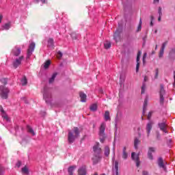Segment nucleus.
<instances>
[{"mask_svg": "<svg viewBox=\"0 0 175 175\" xmlns=\"http://www.w3.org/2000/svg\"><path fill=\"white\" fill-rule=\"evenodd\" d=\"M27 132H29V133H31L33 136H35V131H33V129H32V127H31L30 126H27Z\"/></svg>", "mask_w": 175, "mask_h": 175, "instance_id": "72a5a7b5", "label": "nucleus"}, {"mask_svg": "<svg viewBox=\"0 0 175 175\" xmlns=\"http://www.w3.org/2000/svg\"><path fill=\"white\" fill-rule=\"evenodd\" d=\"M3 174V169L2 167H0V175Z\"/></svg>", "mask_w": 175, "mask_h": 175, "instance_id": "6e6d98bb", "label": "nucleus"}, {"mask_svg": "<svg viewBox=\"0 0 175 175\" xmlns=\"http://www.w3.org/2000/svg\"><path fill=\"white\" fill-rule=\"evenodd\" d=\"M122 33V28L116 29L113 34V40L115 42H120L121 40V33Z\"/></svg>", "mask_w": 175, "mask_h": 175, "instance_id": "39448f33", "label": "nucleus"}, {"mask_svg": "<svg viewBox=\"0 0 175 175\" xmlns=\"http://www.w3.org/2000/svg\"><path fill=\"white\" fill-rule=\"evenodd\" d=\"M142 174H143V175H148V172L147 171H144V172H142Z\"/></svg>", "mask_w": 175, "mask_h": 175, "instance_id": "052dcab7", "label": "nucleus"}, {"mask_svg": "<svg viewBox=\"0 0 175 175\" xmlns=\"http://www.w3.org/2000/svg\"><path fill=\"white\" fill-rule=\"evenodd\" d=\"M164 100H165V98H163V96H160V105H163Z\"/></svg>", "mask_w": 175, "mask_h": 175, "instance_id": "37998d69", "label": "nucleus"}, {"mask_svg": "<svg viewBox=\"0 0 175 175\" xmlns=\"http://www.w3.org/2000/svg\"><path fill=\"white\" fill-rule=\"evenodd\" d=\"M62 55H63L62 52H61V51H59L57 52V58H58L59 59H61V58H62Z\"/></svg>", "mask_w": 175, "mask_h": 175, "instance_id": "79ce46f5", "label": "nucleus"}, {"mask_svg": "<svg viewBox=\"0 0 175 175\" xmlns=\"http://www.w3.org/2000/svg\"><path fill=\"white\" fill-rule=\"evenodd\" d=\"M144 81H147V77H144Z\"/></svg>", "mask_w": 175, "mask_h": 175, "instance_id": "774afa93", "label": "nucleus"}, {"mask_svg": "<svg viewBox=\"0 0 175 175\" xmlns=\"http://www.w3.org/2000/svg\"><path fill=\"white\" fill-rule=\"evenodd\" d=\"M105 131H106V122H103L99 127L98 132L100 143H105V140H106V133H105Z\"/></svg>", "mask_w": 175, "mask_h": 175, "instance_id": "f03ea898", "label": "nucleus"}, {"mask_svg": "<svg viewBox=\"0 0 175 175\" xmlns=\"http://www.w3.org/2000/svg\"><path fill=\"white\" fill-rule=\"evenodd\" d=\"M48 47H49V49H54V40L53 38L48 40Z\"/></svg>", "mask_w": 175, "mask_h": 175, "instance_id": "5701e85b", "label": "nucleus"}, {"mask_svg": "<svg viewBox=\"0 0 175 175\" xmlns=\"http://www.w3.org/2000/svg\"><path fill=\"white\" fill-rule=\"evenodd\" d=\"M16 166L17 167H20V166H21V161H18L16 164Z\"/></svg>", "mask_w": 175, "mask_h": 175, "instance_id": "3c124183", "label": "nucleus"}, {"mask_svg": "<svg viewBox=\"0 0 175 175\" xmlns=\"http://www.w3.org/2000/svg\"><path fill=\"white\" fill-rule=\"evenodd\" d=\"M139 143H140V140H139V139H137V137L135 138L134 148H135V150H137V146H139Z\"/></svg>", "mask_w": 175, "mask_h": 175, "instance_id": "2f4dec72", "label": "nucleus"}, {"mask_svg": "<svg viewBox=\"0 0 175 175\" xmlns=\"http://www.w3.org/2000/svg\"><path fill=\"white\" fill-rule=\"evenodd\" d=\"M78 175H87V167L82 165L78 169Z\"/></svg>", "mask_w": 175, "mask_h": 175, "instance_id": "ddd939ff", "label": "nucleus"}, {"mask_svg": "<svg viewBox=\"0 0 175 175\" xmlns=\"http://www.w3.org/2000/svg\"><path fill=\"white\" fill-rule=\"evenodd\" d=\"M152 122H149L146 125V132L148 137L150 136V133H151V129H152Z\"/></svg>", "mask_w": 175, "mask_h": 175, "instance_id": "6ab92c4d", "label": "nucleus"}, {"mask_svg": "<svg viewBox=\"0 0 175 175\" xmlns=\"http://www.w3.org/2000/svg\"><path fill=\"white\" fill-rule=\"evenodd\" d=\"M79 96L81 98V102H83V103L86 102V100H87V94H84V92H81L79 93Z\"/></svg>", "mask_w": 175, "mask_h": 175, "instance_id": "412c9836", "label": "nucleus"}, {"mask_svg": "<svg viewBox=\"0 0 175 175\" xmlns=\"http://www.w3.org/2000/svg\"><path fill=\"white\" fill-rule=\"evenodd\" d=\"M35 42H32L29 44V49H27V59H29L31 58V55H32V53L35 51Z\"/></svg>", "mask_w": 175, "mask_h": 175, "instance_id": "0eeeda50", "label": "nucleus"}, {"mask_svg": "<svg viewBox=\"0 0 175 175\" xmlns=\"http://www.w3.org/2000/svg\"><path fill=\"white\" fill-rule=\"evenodd\" d=\"M57 72H55L52 75V77L49 79V84H53L54 83V81L55 80V77H57Z\"/></svg>", "mask_w": 175, "mask_h": 175, "instance_id": "a878e982", "label": "nucleus"}, {"mask_svg": "<svg viewBox=\"0 0 175 175\" xmlns=\"http://www.w3.org/2000/svg\"><path fill=\"white\" fill-rule=\"evenodd\" d=\"M158 77H159V68H156L154 70V80H157Z\"/></svg>", "mask_w": 175, "mask_h": 175, "instance_id": "c756f323", "label": "nucleus"}, {"mask_svg": "<svg viewBox=\"0 0 175 175\" xmlns=\"http://www.w3.org/2000/svg\"><path fill=\"white\" fill-rule=\"evenodd\" d=\"M152 116V111H150L148 113V120H151V116Z\"/></svg>", "mask_w": 175, "mask_h": 175, "instance_id": "09e8293b", "label": "nucleus"}, {"mask_svg": "<svg viewBox=\"0 0 175 175\" xmlns=\"http://www.w3.org/2000/svg\"><path fill=\"white\" fill-rule=\"evenodd\" d=\"M157 148L155 147H149L148 151V158L150 161H152L154 159V156H152V152H155Z\"/></svg>", "mask_w": 175, "mask_h": 175, "instance_id": "9d476101", "label": "nucleus"}, {"mask_svg": "<svg viewBox=\"0 0 175 175\" xmlns=\"http://www.w3.org/2000/svg\"><path fill=\"white\" fill-rule=\"evenodd\" d=\"M22 172H23L24 174H29V170H28V167H27V166H25L22 168Z\"/></svg>", "mask_w": 175, "mask_h": 175, "instance_id": "e433bc0d", "label": "nucleus"}, {"mask_svg": "<svg viewBox=\"0 0 175 175\" xmlns=\"http://www.w3.org/2000/svg\"><path fill=\"white\" fill-rule=\"evenodd\" d=\"M161 18H162V16L159 15L158 21H161Z\"/></svg>", "mask_w": 175, "mask_h": 175, "instance_id": "338daca9", "label": "nucleus"}, {"mask_svg": "<svg viewBox=\"0 0 175 175\" xmlns=\"http://www.w3.org/2000/svg\"><path fill=\"white\" fill-rule=\"evenodd\" d=\"M140 55H142V51H139L137 57H140Z\"/></svg>", "mask_w": 175, "mask_h": 175, "instance_id": "680f3d73", "label": "nucleus"}, {"mask_svg": "<svg viewBox=\"0 0 175 175\" xmlns=\"http://www.w3.org/2000/svg\"><path fill=\"white\" fill-rule=\"evenodd\" d=\"M71 36H72V39H74L75 40H76V39H77V36H75V33H72Z\"/></svg>", "mask_w": 175, "mask_h": 175, "instance_id": "603ef678", "label": "nucleus"}, {"mask_svg": "<svg viewBox=\"0 0 175 175\" xmlns=\"http://www.w3.org/2000/svg\"><path fill=\"white\" fill-rule=\"evenodd\" d=\"M10 27H12V23L9 22L2 25L0 29L1 31H8L10 29Z\"/></svg>", "mask_w": 175, "mask_h": 175, "instance_id": "f3484780", "label": "nucleus"}, {"mask_svg": "<svg viewBox=\"0 0 175 175\" xmlns=\"http://www.w3.org/2000/svg\"><path fill=\"white\" fill-rule=\"evenodd\" d=\"M161 131H162L163 132H164V133H168L166 127H165V129H163V130H161Z\"/></svg>", "mask_w": 175, "mask_h": 175, "instance_id": "13d9d810", "label": "nucleus"}, {"mask_svg": "<svg viewBox=\"0 0 175 175\" xmlns=\"http://www.w3.org/2000/svg\"><path fill=\"white\" fill-rule=\"evenodd\" d=\"M0 81L4 85H6V84H8V79H6V78H2L1 79H0Z\"/></svg>", "mask_w": 175, "mask_h": 175, "instance_id": "a19ab883", "label": "nucleus"}, {"mask_svg": "<svg viewBox=\"0 0 175 175\" xmlns=\"http://www.w3.org/2000/svg\"><path fill=\"white\" fill-rule=\"evenodd\" d=\"M158 14H159V16H162V8L159 7Z\"/></svg>", "mask_w": 175, "mask_h": 175, "instance_id": "a18cd8bd", "label": "nucleus"}, {"mask_svg": "<svg viewBox=\"0 0 175 175\" xmlns=\"http://www.w3.org/2000/svg\"><path fill=\"white\" fill-rule=\"evenodd\" d=\"M131 158L133 161H135L137 167H139L140 166V159H139V154H136V153L132 152Z\"/></svg>", "mask_w": 175, "mask_h": 175, "instance_id": "1a4fd4ad", "label": "nucleus"}, {"mask_svg": "<svg viewBox=\"0 0 175 175\" xmlns=\"http://www.w3.org/2000/svg\"><path fill=\"white\" fill-rule=\"evenodd\" d=\"M158 126L161 131L166 129V126H167L166 121L163 120L162 122L158 123Z\"/></svg>", "mask_w": 175, "mask_h": 175, "instance_id": "aec40b11", "label": "nucleus"}, {"mask_svg": "<svg viewBox=\"0 0 175 175\" xmlns=\"http://www.w3.org/2000/svg\"><path fill=\"white\" fill-rule=\"evenodd\" d=\"M172 54H175V48L171 49L170 52V55H172Z\"/></svg>", "mask_w": 175, "mask_h": 175, "instance_id": "8fccbe9b", "label": "nucleus"}, {"mask_svg": "<svg viewBox=\"0 0 175 175\" xmlns=\"http://www.w3.org/2000/svg\"><path fill=\"white\" fill-rule=\"evenodd\" d=\"M104 47L106 49H110L111 47V43L110 42H107L104 44Z\"/></svg>", "mask_w": 175, "mask_h": 175, "instance_id": "58836bf2", "label": "nucleus"}, {"mask_svg": "<svg viewBox=\"0 0 175 175\" xmlns=\"http://www.w3.org/2000/svg\"><path fill=\"white\" fill-rule=\"evenodd\" d=\"M144 92H146V83L145 82H144L142 83L141 94H144Z\"/></svg>", "mask_w": 175, "mask_h": 175, "instance_id": "ea45409f", "label": "nucleus"}, {"mask_svg": "<svg viewBox=\"0 0 175 175\" xmlns=\"http://www.w3.org/2000/svg\"><path fill=\"white\" fill-rule=\"evenodd\" d=\"M146 39H147L146 37H144V38H142V40H143V42H144L143 46H144V44H146Z\"/></svg>", "mask_w": 175, "mask_h": 175, "instance_id": "5fc2aeb1", "label": "nucleus"}, {"mask_svg": "<svg viewBox=\"0 0 175 175\" xmlns=\"http://www.w3.org/2000/svg\"><path fill=\"white\" fill-rule=\"evenodd\" d=\"M113 175H118V161H114V168L112 170Z\"/></svg>", "mask_w": 175, "mask_h": 175, "instance_id": "dca6fc26", "label": "nucleus"}, {"mask_svg": "<svg viewBox=\"0 0 175 175\" xmlns=\"http://www.w3.org/2000/svg\"><path fill=\"white\" fill-rule=\"evenodd\" d=\"M80 136V130L77 127H74L72 131H68V140L69 144L75 143V140Z\"/></svg>", "mask_w": 175, "mask_h": 175, "instance_id": "f257e3e1", "label": "nucleus"}, {"mask_svg": "<svg viewBox=\"0 0 175 175\" xmlns=\"http://www.w3.org/2000/svg\"><path fill=\"white\" fill-rule=\"evenodd\" d=\"M167 44V41H165L162 44L161 48L159 53V58H162V57H163V53H165V49Z\"/></svg>", "mask_w": 175, "mask_h": 175, "instance_id": "f8f14e48", "label": "nucleus"}, {"mask_svg": "<svg viewBox=\"0 0 175 175\" xmlns=\"http://www.w3.org/2000/svg\"><path fill=\"white\" fill-rule=\"evenodd\" d=\"M153 3H159V0H153Z\"/></svg>", "mask_w": 175, "mask_h": 175, "instance_id": "e2e57ef3", "label": "nucleus"}, {"mask_svg": "<svg viewBox=\"0 0 175 175\" xmlns=\"http://www.w3.org/2000/svg\"><path fill=\"white\" fill-rule=\"evenodd\" d=\"M140 61V56H137V62Z\"/></svg>", "mask_w": 175, "mask_h": 175, "instance_id": "0e129e2a", "label": "nucleus"}, {"mask_svg": "<svg viewBox=\"0 0 175 175\" xmlns=\"http://www.w3.org/2000/svg\"><path fill=\"white\" fill-rule=\"evenodd\" d=\"M24 59V56H21L18 58H16L15 61L13 62V66L14 69H17L20 65H21V62Z\"/></svg>", "mask_w": 175, "mask_h": 175, "instance_id": "6e6552de", "label": "nucleus"}, {"mask_svg": "<svg viewBox=\"0 0 175 175\" xmlns=\"http://www.w3.org/2000/svg\"><path fill=\"white\" fill-rule=\"evenodd\" d=\"M40 114H41V116H42V117H44V116H46V112H45V111H42V112L40 113Z\"/></svg>", "mask_w": 175, "mask_h": 175, "instance_id": "4d7b16f0", "label": "nucleus"}, {"mask_svg": "<svg viewBox=\"0 0 175 175\" xmlns=\"http://www.w3.org/2000/svg\"><path fill=\"white\" fill-rule=\"evenodd\" d=\"M43 96L46 103H47V105H51L53 97L51 96V92H50V90L47 86H44V88Z\"/></svg>", "mask_w": 175, "mask_h": 175, "instance_id": "7ed1b4c3", "label": "nucleus"}, {"mask_svg": "<svg viewBox=\"0 0 175 175\" xmlns=\"http://www.w3.org/2000/svg\"><path fill=\"white\" fill-rule=\"evenodd\" d=\"M9 92H10L9 88L3 85H0V96L2 98V99H8V96H9Z\"/></svg>", "mask_w": 175, "mask_h": 175, "instance_id": "20e7f679", "label": "nucleus"}, {"mask_svg": "<svg viewBox=\"0 0 175 175\" xmlns=\"http://www.w3.org/2000/svg\"><path fill=\"white\" fill-rule=\"evenodd\" d=\"M165 94V88L163 85H160V96H163Z\"/></svg>", "mask_w": 175, "mask_h": 175, "instance_id": "473e14b6", "label": "nucleus"}, {"mask_svg": "<svg viewBox=\"0 0 175 175\" xmlns=\"http://www.w3.org/2000/svg\"><path fill=\"white\" fill-rule=\"evenodd\" d=\"M139 68H140V62H137L136 65V72H139Z\"/></svg>", "mask_w": 175, "mask_h": 175, "instance_id": "49530a36", "label": "nucleus"}, {"mask_svg": "<svg viewBox=\"0 0 175 175\" xmlns=\"http://www.w3.org/2000/svg\"><path fill=\"white\" fill-rule=\"evenodd\" d=\"M91 111H96L98 110V105L96 104H93L90 106Z\"/></svg>", "mask_w": 175, "mask_h": 175, "instance_id": "f704fd0d", "label": "nucleus"}, {"mask_svg": "<svg viewBox=\"0 0 175 175\" xmlns=\"http://www.w3.org/2000/svg\"><path fill=\"white\" fill-rule=\"evenodd\" d=\"M148 105V97L146 96L144 101L143 111H142L143 116L146 114V110H147Z\"/></svg>", "mask_w": 175, "mask_h": 175, "instance_id": "a211bd4d", "label": "nucleus"}, {"mask_svg": "<svg viewBox=\"0 0 175 175\" xmlns=\"http://www.w3.org/2000/svg\"><path fill=\"white\" fill-rule=\"evenodd\" d=\"M104 154H105V157H109V155H110V148H109V146L105 147Z\"/></svg>", "mask_w": 175, "mask_h": 175, "instance_id": "c85d7f7f", "label": "nucleus"}, {"mask_svg": "<svg viewBox=\"0 0 175 175\" xmlns=\"http://www.w3.org/2000/svg\"><path fill=\"white\" fill-rule=\"evenodd\" d=\"M157 164L159 167L161 169H166V166L165 165V163H163V159L162 157H159Z\"/></svg>", "mask_w": 175, "mask_h": 175, "instance_id": "2eb2a0df", "label": "nucleus"}, {"mask_svg": "<svg viewBox=\"0 0 175 175\" xmlns=\"http://www.w3.org/2000/svg\"><path fill=\"white\" fill-rule=\"evenodd\" d=\"M51 64V62L50 60L46 61V62L44 64V69H48Z\"/></svg>", "mask_w": 175, "mask_h": 175, "instance_id": "4c0bfd02", "label": "nucleus"}, {"mask_svg": "<svg viewBox=\"0 0 175 175\" xmlns=\"http://www.w3.org/2000/svg\"><path fill=\"white\" fill-rule=\"evenodd\" d=\"M173 87L175 88V71H174V83Z\"/></svg>", "mask_w": 175, "mask_h": 175, "instance_id": "864d4df0", "label": "nucleus"}, {"mask_svg": "<svg viewBox=\"0 0 175 175\" xmlns=\"http://www.w3.org/2000/svg\"><path fill=\"white\" fill-rule=\"evenodd\" d=\"M75 169H76V165L69 167L68 170V174L73 175V172H75Z\"/></svg>", "mask_w": 175, "mask_h": 175, "instance_id": "bb28decb", "label": "nucleus"}, {"mask_svg": "<svg viewBox=\"0 0 175 175\" xmlns=\"http://www.w3.org/2000/svg\"><path fill=\"white\" fill-rule=\"evenodd\" d=\"M105 121H111V118H110V112L109 111H106L104 114Z\"/></svg>", "mask_w": 175, "mask_h": 175, "instance_id": "4be33fe9", "label": "nucleus"}, {"mask_svg": "<svg viewBox=\"0 0 175 175\" xmlns=\"http://www.w3.org/2000/svg\"><path fill=\"white\" fill-rule=\"evenodd\" d=\"M12 54L14 55L15 57H18L20 54H21V48L16 46L12 50Z\"/></svg>", "mask_w": 175, "mask_h": 175, "instance_id": "9b49d317", "label": "nucleus"}, {"mask_svg": "<svg viewBox=\"0 0 175 175\" xmlns=\"http://www.w3.org/2000/svg\"><path fill=\"white\" fill-rule=\"evenodd\" d=\"M122 158L123 159H128V153L126 152V146H124L123 148Z\"/></svg>", "mask_w": 175, "mask_h": 175, "instance_id": "b1692460", "label": "nucleus"}, {"mask_svg": "<svg viewBox=\"0 0 175 175\" xmlns=\"http://www.w3.org/2000/svg\"><path fill=\"white\" fill-rule=\"evenodd\" d=\"M93 151L94 152V155L100 157V154L102 153V148H100L99 142H96L93 146Z\"/></svg>", "mask_w": 175, "mask_h": 175, "instance_id": "423d86ee", "label": "nucleus"}, {"mask_svg": "<svg viewBox=\"0 0 175 175\" xmlns=\"http://www.w3.org/2000/svg\"><path fill=\"white\" fill-rule=\"evenodd\" d=\"M93 164L96 165L99 161H100V156L94 155V157L92 158Z\"/></svg>", "mask_w": 175, "mask_h": 175, "instance_id": "393cba45", "label": "nucleus"}, {"mask_svg": "<svg viewBox=\"0 0 175 175\" xmlns=\"http://www.w3.org/2000/svg\"><path fill=\"white\" fill-rule=\"evenodd\" d=\"M27 83H28V81L27 80V77H23V78L21 79L22 85H27Z\"/></svg>", "mask_w": 175, "mask_h": 175, "instance_id": "c9c22d12", "label": "nucleus"}, {"mask_svg": "<svg viewBox=\"0 0 175 175\" xmlns=\"http://www.w3.org/2000/svg\"><path fill=\"white\" fill-rule=\"evenodd\" d=\"M124 82H125V75L122 74V75H120V85H122V84H124Z\"/></svg>", "mask_w": 175, "mask_h": 175, "instance_id": "7c9ffc66", "label": "nucleus"}, {"mask_svg": "<svg viewBox=\"0 0 175 175\" xmlns=\"http://www.w3.org/2000/svg\"><path fill=\"white\" fill-rule=\"evenodd\" d=\"M3 18V16L0 14V23H2V19Z\"/></svg>", "mask_w": 175, "mask_h": 175, "instance_id": "bf43d9fd", "label": "nucleus"}, {"mask_svg": "<svg viewBox=\"0 0 175 175\" xmlns=\"http://www.w3.org/2000/svg\"><path fill=\"white\" fill-rule=\"evenodd\" d=\"M36 3H39V2H42V3H46V0H34Z\"/></svg>", "mask_w": 175, "mask_h": 175, "instance_id": "de8ad7c7", "label": "nucleus"}, {"mask_svg": "<svg viewBox=\"0 0 175 175\" xmlns=\"http://www.w3.org/2000/svg\"><path fill=\"white\" fill-rule=\"evenodd\" d=\"M167 144H172V139L167 140Z\"/></svg>", "mask_w": 175, "mask_h": 175, "instance_id": "69168bd1", "label": "nucleus"}, {"mask_svg": "<svg viewBox=\"0 0 175 175\" xmlns=\"http://www.w3.org/2000/svg\"><path fill=\"white\" fill-rule=\"evenodd\" d=\"M146 58H147V53H144L142 58L143 62H146Z\"/></svg>", "mask_w": 175, "mask_h": 175, "instance_id": "c03bdc74", "label": "nucleus"}, {"mask_svg": "<svg viewBox=\"0 0 175 175\" xmlns=\"http://www.w3.org/2000/svg\"><path fill=\"white\" fill-rule=\"evenodd\" d=\"M143 24V21H142V18H140L139 19V25L137 27V30H136V32H140V31H142V25Z\"/></svg>", "mask_w": 175, "mask_h": 175, "instance_id": "cd10ccee", "label": "nucleus"}, {"mask_svg": "<svg viewBox=\"0 0 175 175\" xmlns=\"http://www.w3.org/2000/svg\"><path fill=\"white\" fill-rule=\"evenodd\" d=\"M0 111L1 112V117L3 118V120L9 122V121H10V119H9V117L6 114V112H5V110H3V107H2L1 105H0Z\"/></svg>", "mask_w": 175, "mask_h": 175, "instance_id": "4468645a", "label": "nucleus"}]
</instances>
